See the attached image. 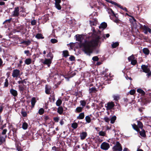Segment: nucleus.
<instances>
[{
	"label": "nucleus",
	"mask_w": 151,
	"mask_h": 151,
	"mask_svg": "<svg viewBox=\"0 0 151 151\" xmlns=\"http://www.w3.org/2000/svg\"><path fill=\"white\" fill-rule=\"evenodd\" d=\"M35 37L38 39L44 38V37L42 36V35L40 33L37 34L35 36Z\"/></svg>",
	"instance_id": "473e14b6"
},
{
	"label": "nucleus",
	"mask_w": 151,
	"mask_h": 151,
	"mask_svg": "<svg viewBox=\"0 0 151 151\" xmlns=\"http://www.w3.org/2000/svg\"><path fill=\"white\" fill-rule=\"evenodd\" d=\"M12 18L5 20L3 23V24H4L5 23L8 22L9 23L11 21Z\"/></svg>",
	"instance_id": "4d7b16f0"
},
{
	"label": "nucleus",
	"mask_w": 151,
	"mask_h": 151,
	"mask_svg": "<svg viewBox=\"0 0 151 151\" xmlns=\"http://www.w3.org/2000/svg\"><path fill=\"white\" fill-rule=\"evenodd\" d=\"M104 119L105 121L107 122H109L110 121L109 119L107 117H104Z\"/></svg>",
	"instance_id": "13d9d810"
},
{
	"label": "nucleus",
	"mask_w": 151,
	"mask_h": 151,
	"mask_svg": "<svg viewBox=\"0 0 151 151\" xmlns=\"http://www.w3.org/2000/svg\"><path fill=\"white\" fill-rule=\"evenodd\" d=\"M137 92L141 94L142 95H144L145 94V93L144 91L141 89H138L137 90Z\"/></svg>",
	"instance_id": "a878e982"
},
{
	"label": "nucleus",
	"mask_w": 151,
	"mask_h": 151,
	"mask_svg": "<svg viewBox=\"0 0 151 151\" xmlns=\"http://www.w3.org/2000/svg\"><path fill=\"white\" fill-rule=\"evenodd\" d=\"M84 113H81L79 114V115L77 116V119H83L84 118Z\"/></svg>",
	"instance_id": "4be33fe9"
},
{
	"label": "nucleus",
	"mask_w": 151,
	"mask_h": 151,
	"mask_svg": "<svg viewBox=\"0 0 151 151\" xmlns=\"http://www.w3.org/2000/svg\"><path fill=\"white\" fill-rule=\"evenodd\" d=\"M141 28L143 30L144 33L145 34H147L148 32L149 33H151V29L149 28L147 26L144 25H141Z\"/></svg>",
	"instance_id": "20e7f679"
},
{
	"label": "nucleus",
	"mask_w": 151,
	"mask_h": 151,
	"mask_svg": "<svg viewBox=\"0 0 151 151\" xmlns=\"http://www.w3.org/2000/svg\"><path fill=\"white\" fill-rule=\"evenodd\" d=\"M71 127L74 129H76L78 127V124L76 122L73 123L71 124Z\"/></svg>",
	"instance_id": "f704fd0d"
},
{
	"label": "nucleus",
	"mask_w": 151,
	"mask_h": 151,
	"mask_svg": "<svg viewBox=\"0 0 151 151\" xmlns=\"http://www.w3.org/2000/svg\"><path fill=\"white\" fill-rule=\"evenodd\" d=\"M17 32H20V31L23 30V27L22 26H18L17 27Z\"/></svg>",
	"instance_id": "72a5a7b5"
},
{
	"label": "nucleus",
	"mask_w": 151,
	"mask_h": 151,
	"mask_svg": "<svg viewBox=\"0 0 151 151\" xmlns=\"http://www.w3.org/2000/svg\"><path fill=\"white\" fill-rule=\"evenodd\" d=\"M135 58L133 55L129 57L128 58V59L129 61H132L133 59H134Z\"/></svg>",
	"instance_id": "c03bdc74"
},
{
	"label": "nucleus",
	"mask_w": 151,
	"mask_h": 151,
	"mask_svg": "<svg viewBox=\"0 0 151 151\" xmlns=\"http://www.w3.org/2000/svg\"><path fill=\"white\" fill-rule=\"evenodd\" d=\"M59 117H54L53 118V120L55 122H59Z\"/></svg>",
	"instance_id": "8fccbe9b"
},
{
	"label": "nucleus",
	"mask_w": 151,
	"mask_h": 151,
	"mask_svg": "<svg viewBox=\"0 0 151 151\" xmlns=\"http://www.w3.org/2000/svg\"><path fill=\"white\" fill-rule=\"evenodd\" d=\"M107 11L109 14H111L112 16L116 17L113 11L111 9H108Z\"/></svg>",
	"instance_id": "a211bd4d"
},
{
	"label": "nucleus",
	"mask_w": 151,
	"mask_h": 151,
	"mask_svg": "<svg viewBox=\"0 0 151 151\" xmlns=\"http://www.w3.org/2000/svg\"><path fill=\"white\" fill-rule=\"evenodd\" d=\"M19 90L22 92H23V91L25 89V86L24 85L21 84L19 85Z\"/></svg>",
	"instance_id": "4468645a"
},
{
	"label": "nucleus",
	"mask_w": 151,
	"mask_h": 151,
	"mask_svg": "<svg viewBox=\"0 0 151 151\" xmlns=\"http://www.w3.org/2000/svg\"><path fill=\"white\" fill-rule=\"evenodd\" d=\"M108 2H109L113 4H114V5L117 6L118 5V4L112 1H108Z\"/></svg>",
	"instance_id": "5fc2aeb1"
},
{
	"label": "nucleus",
	"mask_w": 151,
	"mask_h": 151,
	"mask_svg": "<svg viewBox=\"0 0 151 151\" xmlns=\"http://www.w3.org/2000/svg\"><path fill=\"white\" fill-rule=\"evenodd\" d=\"M75 59V57L72 56H71L69 58L70 60L71 61H73Z\"/></svg>",
	"instance_id": "69168bd1"
},
{
	"label": "nucleus",
	"mask_w": 151,
	"mask_h": 151,
	"mask_svg": "<svg viewBox=\"0 0 151 151\" xmlns=\"http://www.w3.org/2000/svg\"><path fill=\"white\" fill-rule=\"evenodd\" d=\"M24 53L25 54H27V56H28V54L29 53V51L28 50H25L24 51Z\"/></svg>",
	"instance_id": "338daca9"
},
{
	"label": "nucleus",
	"mask_w": 151,
	"mask_h": 151,
	"mask_svg": "<svg viewBox=\"0 0 151 151\" xmlns=\"http://www.w3.org/2000/svg\"><path fill=\"white\" fill-rule=\"evenodd\" d=\"M119 45V44L118 42H114L111 45V46L112 48H115L117 47Z\"/></svg>",
	"instance_id": "2f4dec72"
},
{
	"label": "nucleus",
	"mask_w": 151,
	"mask_h": 151,
	"mask_svg": "<svg viewBox=\"0 0 151 151\" xmlns=\"http://www.w3.org/2000/svg\"><path fill=\"white\" fill-rule=\"evenodd\" d=\"M107 26V24L105 22H103L99 26V28H102L103 29H104L106 28Z\"/></svg>",
	"instance_id": "6ab92c4d"
},
{
	"label": "nucleus",
	"mask_w": 151,
	"mask_h": 151,
	"mask_svg": "<svg viewBox=\"0 0 151 151\" xmlns=\"http://www.w3.org/2000/svg\"><path fill=\"white\" fill-rule=\"evenodd\" d=\"M10 93L14 97H16L18 95L17 91L13 88H11L10 89Z\"/></svg>",
	"instance_id": "9d476101"
},
{
	"label": "nucleus",
	"mask_w": 151,
	"mask_h": 151,
	"mask_svg": "<svg viewBox=\"0 0 151 151\" xmlns=\"http://www.w3.org/2000/svg\"><path fill=\"white\" fill-rule=\"evenodd\" d=\"M21 114L23 117H26L27 116V112L25 111H22L21 112Z\"/></svg>",
	"instance_id": "49530a36"
},
{
	"label": "nucleus",
	"mask_w": 151,
	"mask_h": 151,
	"mask_svg": "<svg viewBox=\"0 0 151 151\" xmlns=\"http://www.w3.org/2000/svg\"><path fill=\"white\" fill-rule=\"evenodd\" d=\"M7 131V130L6 129H3L2 132V134L3 135L5 134Z\"/></svg>",
	"instance_id": "e2e57ef3"
},
{
	"label": "nucleus",
	"mask_w": 151,
	"mask_h": 151,
	"mask_svg": "<svg viewBox=\"0 0 151 151\" xmlns=\"http://www.w3.org/2000/svg\"><path fill=\"white\" fill-rule=\"evenodd\" d=\"M55 6L58 9L60 10L61 9V7L60 4L61 2V0H55Z\"/></svg>",
	"instance_id": "1a4fd4ad"
},
{
	"label": "nucleus",
	"mask_w": 151,
	"mask_h": 151,
	"mask_svg": "<svg viewBox=\"0 0 151 151\" xmlns=\"http://www.w3.org/2000/svg\"><path fill=\"white\" fill-rule=\"evenodd\" d=\"M50 87L47 85H46L45 86V92L47 94H50Z\"/></svg>",
	"instance_id": "f8f14e48"
},
{
	"label": "nucleus",
	"mask_w": 151,
	"mask_h": 151,
	"mask_svg": "<svg viewBox=\"0 0 151 151\" xmlns=\"http://www.w3.org/2000/svg\"><path fill=\"white\" fill-rule=\"evenodd\" d=\"M31 43V41L29 40H28L27 41H24V40L22 41L21 42V44H24L25 45H29Z\"/></svg>",
	"instance_id": "5701e85b"
},
{
	"label": "nucleus",
	"mask_w": 151,
	"mask_h": 151,
	"mask_svg": "<svg viewBox=\"0 0 151 151\" xmlns=\"http://www.w3.org/2000/svg\"><path fill=\"white\" fill-rule=\"evenodd\" d=\"M63 56L66 57L68 56V52L67 50H65L63 51Z\"/></svg>",
	"instance_id": "e433bc0d"
},
{
	"label": "nucleus",
	"mask_w": 151,
	"mask_h": 151,
	"mask_svg": "<svg viewBox=\"0 0 151 151\" xmlns=\"http://www.w3.org/2000/svg\"><path fill=\"white\" fill-rule=\"evenodd\" d=\"M44 118L45 121H47L50 118L48 116H44Z\"/></svg>",
	"instance_id": "052dcab7"
},
{
	"label": "nucleus",
	"mask_w": 151,
	"mask_h": 151,
	"mask_svg": "<svg viewBox=\"0 0 151 151\" xmlns=\"http://www.w3.org/2000/svg\"><path fill=\"white\" fill-rule=\"evenodd\" d=\"M52 60L51 59H45L43 62V63L47 65L48 67L50 66V64L51 63Z\"/></svg>",
	"instance_id": "9b49d317"
},
{
	"label": "nucleus",
	"mask_w": 151,
	"mask_h": 151,
	"mask_svg": "<svg viewBox=\"0 0 151 151\" xmlns=\"http://www.w3.org/2000/svg\"><path fill=\"white\" fill-rule=\"evenodd\" d=\"M137 126L140 128L142 129L143 127L142 124L141 122L139 121L137 122Z\"/></svg>",
	"instance_id": "4c0bfd02"
},
{
	"label": "nucleus",
	"mask_w": 151,
	"mask_h": 151,
	"mask_svg": "<svg viewBox=\"0 0 151 151\" xmlns=\"http://www.w3.org/2000/svg\"><path fill=\"white\" fill-rule=\"evenodd\" d=\"M89 93H95L97 91V90L95 87H93L91 88H89Z\"/></svg>",
	"instance_id": "aec40b11"
},
{
	"label": "nucleus",
	"mask_w": 151,
	"mask_h": 151,
	"mask_svg": "<svg viewBox=\"0 0 151 151\" xmlns=\"http://www.w3.org/2000/svg\"><path fill=\"white\" fill-rule=\"evenodd\" d=\"M90 23L91 25L93 26L96 25V22L95 21L93 22L91 21Z\"/></svg>",
	"instance_id": "6e6d98bb"
},
{
	"label": "nucleus",
	"mask_w": 151,
	"mask_h": 151,
	"mask_svg": "<svg viewBox=\"0 0 151 151\" xmlns=\"http://www.w3.org/2000/svg\"><path fill=\"white\" fill-rule=\"evenodd\" d=\"M137 63V61L136 60L133 59L131 61V64L133 65H135Z\"/></svg>",
	"instance_id": "09e8293b"
},
{
	"label": "nucleus",
	"mask_w": 151,
	"mask_h": 151,
	"mask_svg": "<svg viewBox=\"0 0 151 151\" xmlns=\"http://www.w3.org/2000/svg\"><path fill=\"white\" fill-rule=\"evenodd\" d=\"M3 62L2 59L1 58H0V67L3 66Z\"/></svg>",
	"instance_id": "774afa93"
},
{
	"label": "nucleus",
	"mask_w": 151,
	"mask_h": 151,
	"mask_svg": "<svg viewBox=\"0 0 151 151\" xmlns=\"http://www.w3.org/2000/svg\"><path fill=\"white\" fill-rule=\"evenodd\" d=\"M85 119L87 123H89L91 122V118L89 116H86Z\"/></svg>",
	"instance_id": "7c9ffc66"
},
{
	"label": "nucleus",
	"mask_w": 151,
	"mask_h": 151,
	"mask_svg": "<svg viewBox=\"0 0 151 151\" xmlns=\"http://www.w3.org/2000/svg\"><path fill=\"white\" fill-rule=\"evenodd\" d=\"M5 81L4 83V86L6 87H7L8 86V80L7 79H6L5 80Z\"/></svg>",
	"instance_id": "603ef678"
},
{
	"label": "nucleus",
	"mask_w": 151,
	"mask_h": 151,
	"mask_svg": "<svg viewBox=\"0 0 151 151\" xmlns=\"http://www.w3.org/2000/svg\"><path fill=\"white\" fill-rule=\"evenodd\" d=\"M60 123L61 125H63V124H64V121L63 119L60 120Z\"/></svg>",
	"instance_id": "0e129e2a"
},
{
	"label": "nucleus",
	"mask_w": 151,
	"mask_h": 151,
	"mask_svg": "<svg viewBox=\"0 0 151 151\" xmlns=\"http://www.w3.org/2000/svg\"><path fill=\"white\" fill-rule=\"evenodd\" d=\"M53 55L52 53L51 52H49V53L47 54V57L48 58H50L49 59L52 60L53 58Z\"/></svg>",
	"instance_id": "cd10ccee"
},
{
	"label": "nucleus",
	"mask_w": 151,
	"mask_h": 151,
	"mask_svg": "<svg viewBox=\"0 0 151 151\" xmlns=\"http://www.w3.org/2000/svg\"><path fill=\"white\" fill-rule=\"evenodd\" d=\"M135 92V90L134 89H132L129 92V93L131 95L134 94Z\"/></svg>",
	"instance_id": "864d4df0"
},
{
	"label": "nucleus",
	"mask_w": 151,
	"mask_h": 151,
	"mask_svg": "<svg viewBox=\"0 0 151 151\" xmlns=\"http://www.w3.org/2000/svg\"><path fill=\"white\" fill-rule=\"evenodd\" d=\"M62 103V101L60 99H58L56 103V105L57 106H60Z\"/></svg>",
	"instance_id": "c756f323"
},
{
	"label": "nucleus",
	"mask_w": 151,
	"mask_h": 151,
	"mask_svg": "<svg viewBox=\"0 0 151 151\" xmlns=\"http://www.w3.org/2000/svg\"><path fill=\"white\" fill-rule=\"evenodd\" d=\"M141 68L143 72L147 73V75L148 76L151 75V71L150 72V68L147 65H142Z\"/></svg>",
	"instance_id": "f03ea898"
},
{
	"label": "nucleus",
	"mask_w": 151,
	"mask_h": 151,
	"mask_svg": "<svg viewBox=\"0 0 151 151\" xmlns=\"http://www.w3.org/2000/svg\"><path fill=\"white\" fill-rule=\"evenodd\" d=\"M6 137V136L5 137H4L2 136H0V145L5 141V138Z\"/></svg>",
	"instance_id": "f3484780"
},
{
	"label": "nucleus",
	"mask_w": 151,
	"mask_h": 151,
	"mask_svg": "<svg viewBox=\"0 0 151 151\" xmlns=\"http://www.w3.org/2000/svg\"><path fill=\"white\" fill-rule=\"evenodd\" d=\"M18 83L19 84L24 85V84H26V81L25 80H23L18 81Z\"/></svg>",
	"instance_id": "a19ab883"
},
{
	"label": "nucleus",
	"mask_w": 151,
	"mask_h": 151,
	"mask_svg": "<svg viewBox=\"0 0 151 151\" xmlns=\"http://www.w3.org/2000/svg\"><path fill=\"white\" fill-rule=\"evenodd\" d=\"M44 112V110L43 108H41L38 111L39 114L40 115L42 114Z\"/></svg>",
	"instance_id": "79ce46f5"
},
{
	"label": "nucleus",
	"mask_w": 151,
	"mask_h": 151,
	"mask_svg": "<svg viewBox=\"0 0 151 151\" xmlns=\"http://www.w3.org/2000/svg\"><path fill=\"white\" fill-rule=\"evenodd\" d=\"M19 14V7H17L14 8V11L12 12V16L18 17Z\"/></svg>",
	"instance_id": "0eeeda50"
},
{
	"label": "nucleus",
	"mask_w": 151,
	"mask_h": 151,
	"mask_svg": "<svg viewBox=\"0 0 151 151\" xmlns=\"http://www.w3.org/2000/svg\"><path fill=\"white\" fill-rule=\"evenodd\" d=\"M52 150L53 151H58V148L55 146H54L52 148Z\"/></svg>",
	"instance_id": "680f3d73"
},
{
	"label": "nucleus",
	"mask_w": 151,
	"mask_h": 151,
	"mask_svg": "<svg viewBox=\"0 0 151 151\" xmlns=\"http://www.w3.org/2000/svg\"><path fill=\"white\" fill-rule=\"evenodd\" d=\"M132 127L133 128L137 131L138 132L139 130V129L138 128V127L135 124H132Z\"/></svg>",
	"instance_id": "c9c22d12"
},
{
	"label": "nucleus",
	"mask_w": 151,
	"mask_h": 151,
	"mask_svg": "<svg viewBox=\"0 0 151 151\" xmlns=\"http://www.w3.org/2000/svg\"><path fill=\"white\" fill-rule=\"evenodd\" d=\"M113 98L114 100L117 101L119 99V97L118 96H114Z\"/></svg>",
	"instance_id": "bf43d9fd"
},
{
	"label": "nucleus",
	"mask_w": 151,
	"mask_h": 151,
	"mask_svg": "<svg viewBox=\"0 0 151 151\" xmlns=\"http://www.w3.org/2000/svg\"><path fill=\"white\" fill-rule=\"evenodd\" d=\"M99 134L100 136H104L105 135L106 133L105 132L101 131L99 132Z\"/></svg>",
	"instance_id": "58836bf2"
},
{
	"label": "nucleus",
	"mask_w": 151,
	"mask_h": 151,
	"mask_svg": "<svg viewBox=\"0 0 151 151\" xmlns=\"http://www.w3.org/2000/svg\"><path fill=\"white\" fill-rule=\"evenodd\" d=\"M116 116H112L110 122L111 124L114 123L116 119Z\"/></svg>",
	"instance_id": "c85d7f7f"
},
{
	"label": "nucleus",
	"mask_w": 151,
	"mask_h": 151,
	"mask_svg": "<svg viewBox=\"0 0 151 151\" xmlns=\"http://www.w3.org/2000/svg\"><path fill=\"white\" fill-rule=\"evenodd\" d=\"M83 108V107H78L76 108V110L78 112H80L82 111Z\"/></svg>",
	"instance_id": "ea45409f"
},
{
	"label": "nucleus",
	"mask_w": 151,
	"mask_h": 151,
	"mask_svg": "<svg viewBox=\"0 0 151 151\" xmlns=\"http://www.w3.org/2000/svg\"><path fill=\"white\" fill-rule=\"evenodd\" d=\"M140 135L142 137H145L146 136L145 132L144 129H142L139 132Z\"/></svg>",
	"instance_id": "b1692460"
},
{
	"label": "nucleus",
	"mask_w": 151,
	"mask_h": 151,
	"mask_svg": "<svg viewBox=\"0 0 151 151\" xmlns=\"http://www.w3.org/2000/svg\"><path fill=\"white\" fill-rule=\"evenodd\" d=\"M31 62L32 60L30 58L27 59L25 61V64L28 65L30 64L31 63Z\"/></svg>",
	"instance_id": "393cba45"
},
{
	"label": "nucleus",
	"mask_w": 151,
	"mask_h": 151,
	"mask_svg": "<svg viewBox=\"0 0 151 151\" xmlns=\"http://www.w3.org/2000/svg\"><path fill=\"white\" fill-rule=\"evenodd\" d=\"M20 73L19 70L17 69H15L13 71L12 76L14 78H17L20 75Z\"/></svg>",
	"instance_id": "6e6552de"
},
{
	"label": "nucleus",
	"mask_w": 151,
	"mask_h": 151,
	"mask_svg": "<svg viewBox=\"0 0 151 151\" xmlns=\"http://www.w3.org/2000/svg\"><path fill=\"white\" fill-rule=\"evenodd\" d=\"M115 105L113 102H108L105 105V106L106 109L108 110L112 109L114 106Z\"/></svg>",
	"instance_id": "423d86ee"
},
{
	"label": "nucleus",
	"mask_w": 151,
	"mask_h": 151,
	"mask_svg": "<svg viewBox=\"0 0 151 151\" xmlns=\"http://www.w3.org/2000/svg\"><path fill=\"white\" fill-rule=\"evenodd\" d=\"M81 105L83 106H85L86 104V102L84 100H81L80 101Z\"/></svg>",
	"instance_id": "37998d69"
},
{
	"label": "nucleus",
	"mask_w": 151,
	"mask_h": 151,
	"mask_svg": "<svg viewBox=\"0 0 151 151\" xmlns=\"http://www.w3.org/2000/svg\"><path fill=\"white\" fill-rule=\"evenodd\" d=\"M92 59L93 61H97L99 60V58L97 56H95L93 57Z\"/></svg>",
	"instance_id": "a18cd8bd"
},
{
	"label": "nucleus",
	"mask_w": 151,
	"mask_h": 151,
	"mask_svg": "<svg viewBox=\"0 0 151 151\" xmlns=\"http://www.w3.org/2000/svg\"><path fill=\"white\" fill-rule=\"evenodd\" d=\"M87 136V133L86 132H83L80 134V137L81 139L82 140L84 139Z\"/></svg>",
	"instance_id": "ddd939ff"
},
{
	"label": "nucleus",
	"mask_w": 151,
	"mask_h": 151,
	"mask_svg": "<svg viewBox=\"0 0 151 151\" xmlns=\"http://www.w3.org/2000/svg\"><path fill=\"white\" fill-rule=\"evenodd\" d=\"M57 111L60 114H62L63 112V109L62 107L61 106L58 107V108Z\"/></svg>",
	"instance_id": "412c9836"
},
{
	"label": "nucleus",
	"mask_w": 151,
	"mask_h": 151,
	"mask_svg": "<svg viewBox=\"0 0 151 151\" xmlns=\"http://www.w3.org/2000/svg\"><path fill=\"white\" fill-rule=\"evenodd\" d=\"M50 41L52 43L54 44L57 42L58 41L56 39H52L50 40Z\"/></svg>",
	"instance_id": "de8ad7c7"
},
{
	"label": "nucleus",
	"mask_w": 151,
	"mask_h": 151,
	"mask_svg": "<svg viewBox=\"0 0 151 151\" xmlns=\"http://www.w3.org/2000/svg\"><path fill=\"white\" fill-rule=\"evenodd\" d=\"M143 53L146 55H148L150 52L149 49L146 48H144L142 50Z\"/></svg>",
	"instance_id": "2eb2a0df"
},
{
	"label": "nucleus",
	"mask_w": 151,
	"mask_h": 151,
	"mask_svg": "<svg viewBox=\"0 0 151 151\" xmlns=\"http://www.w3.org/2000/svg\"><path fill=\"white\" fill-rule=\"evenodd\" d=\"M114 150L118 151H122V150L121 145L118 141L116 142V145L113 148Z\"/></svg>",
	"instance_id": "7ed1b4c3"
},
{
	"label": "nucleus",
	"mask_w": 151,
	"mask_h": 151,
	"mask_svg": "<svg viewBox=\"0 0 151 151\" xmlns=\"http://www.w3.org/2000/svg\"><path fill=\"white\" fill-rule=\"evenodd\" d=\"M101 37L99 35H95L91 40H85L82 43L81 39L78 41L81 42V46L83 48V51L86 54L89 56L92 53L93 50L96 48L99 43H100Z\"/></svg>",
	"instance_id": "f257e3e1"
},
{
	"label": "nucleus",
	"mask_w": 151,
	"mask_h": 151,
	"mask_svg": "<svg viewBox=\"0 0 151 151\" xmlns=\"http://www.w3.org/2000/svg\"><path fill=\"white\" fill-rule=\"evenodd\" d=\"M31 104H32V108H33L35 105V104L36 102V98L35 97H32L31 100Z\"/></svg>",
	"instance_id": "dca6fc26"
},
{
	"label": "nucleus",
	"mask_w": 151,
	"mask_h": 151,
	"mask_svg": "<svg viewBox=\"0 0 151 151\" xmlns=\"http://www.w3.org/2000/svg\"><path fill=\"white\" fill-rule=\"evenodd\" d=\"M28 127V124H27L24 122L23 123L22 125V128L24 130L26 129Z\"/></svg>",
	"instance_id": "bb28decb"
},
{
	"label": "nucleus",
	"mask_w": 151,
	"mask_h": 151,
	"mask_svg": "<svg viewBox=\"0 0 151 151\" xmlns=\"http://www.w3.org/2000/svg\"><path fill=\"white\" fill-rule=\"evenodd\" d=\"M36 21L35 20H32L31 22V24L32 25H35L36 24Z\"/></svg>",
	"instance_id": "3c124183"
},
{
	"label": "nucleus",
	"mask_w": 151,
	"mask_h": 151,
	"mask_svg": "<svg viewBox=\"0 0 151 151\" xmlns=\"http://www.w3.org/2000/svg\"><path fill=\"white\" fill-rule=\"evenodd\" d=\"M110 147V145L109 143L104 142L102 143L101 145V148L103 150H106Z\"/></svg>",
	"instance_id": "39448f33"
}]
</instances>
